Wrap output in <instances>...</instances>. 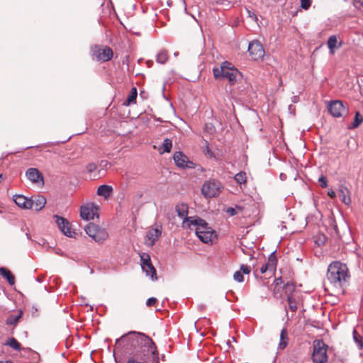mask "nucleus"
I'll list each match as a JSON object with an SVG mask.
<instances>
[{
  "mask_svg": "<svg viewBox=\"0 0 363 363\" xmlns=\"http://www.w3.org/2000/svg\"><path fill=\"white\" fill-rule=\"evenodd\" d=\"M21 316V313L17 315H9L6 320V325L16 324L18 323V320L20 319Z\"/></svg>",
  "mask_w": 363,
  "mask_h": 363,
  "instance_id": "nucleus-34",
  "label": "nucleus"
},
{
  "mask_svg": "<svg viewBox=\"0 0 363 363\" xmlns=\"http://www.w3.org/2000/svg\"><path fill=\"white\" fill-rule=\"evenodd\" d=\"M223 186L221 184L216 180L206 182L201 189L202 194L206 198L217 196L221 191Z\"/></svg>",
  "mask_w": 363,
  "mask_h": 363,
  "instance_id": "nucleus-6",
  "label": "nucleus"
},
{
  "mask_svg": "<svg viewBox=\"0 0 363 363\" xmlns=\"http://www.w3.org/2000/svg\"><path fill=\"white\" fill-rule=\"evenodd\" d=\"M295 290V285L293 283H287L285 286V292L291 293Z\"/></svg>",
  "mask_w": 363,
  "mask_h": 363,
  "instance_id": "nucleus-38",
  "label": "nucleus"
},
{
  "mask_svg": "<svg viewBox=\"0 0 363 363\" xmlns=\"http://www.w3.org/2000/svg\"><path fill=\"white\" fill-rule=\"evenodd\" d=\"M5 345L12 347L16 351H20L21 350L20 343L14 337L9 338Z\"/></svg>",
  "mask_w": 363,
  "mask_h": 363,
  "instance_id": "nucleus-27",
  "label": "nucleus"
},
{
  "mask_svg": "<svg viewBox=\"0 0 363 363\" xmlns=\"http://www.w3.org/2000/svg\"><path fill=\"white\" fill-rule=\"evenodd\" d=\"M237 208H238L239 211H241V208H240V207L237 206Z\"/></svg>",
  "mask_w": 363,
  "mask_h": 363,
  "instance_id": "nucleus-52",
  "label": "nucleus"
},
{
  "mask_svg": "<svg viewBox=\"0 0 363 363\" xmlns=\"http://www.w3.org/2000/svg\"><path fill=\"white\" fill-rule=\"evenodd\" d=\"M174 56H177L178 55V52H174Z\"/></svg>",
  "mask_w": 363,
  "mask_h": 363,
  "instance_id": "nucleus-51",
  "label": "nucleus"
},
{
  "mask_svg": "<svg viewBox=\"0 0 363 363\" xmlns=\"http://www.w3.org/2000/svg\"><path fill=\"white\" fill-rule=\"evenodd\" d=\"M140 339L142 342L150 347V350L154 354L155 350V346L152 340L144 334H138Z\"/></svg>",
  "mask_w": 363,
  "mask_h": 363,
  "instance_id": "nucleus-23",
  "label": "nucleus"
},
{
  "mask_svg": "<svg viewBox=\"0 0 363 363\" xmlns=\"http://www.w3.org/2000/svg\"><path fill=\"white\" fill-rule=\"evenodd\" d=\"M288 341L287 330L285 328H283L280 333V340L278 345V350H283L287 346Z\"/></svg>",
  "mask_w": 363,
  "mask_h": 363,
  "instance_id": "nucleus-22",
  "label": "nucleus"
},
{
  "mask_svg": "<svg viewBox=\"0 0 363 363\" xmlns=\"http://www.w3.org/2000/svg\"><path fill=\"white\" fill-rule=\"evenodd\" d=\"M213 75L216 79H227L230 84H234L240 72L234 68L229 62H223L220 67L213 69Z\"/></svg>",
  "mask_w": 363,
  "mask_h": 363,
  "instance_id": "nucleus-3",
  "label": "nucleus"
},
{
  "mask_svg": "<svg viewBox=\"0 0 363 363\" xmlns=\"http://www.w3.org/2000/svg\"><path fill=\"white\" fill-rule=\"evenodd\" d=\"M183 228H191V226L195 227L196 235L198 238L204 243H212L216 240V233L208 226V223L203 219L191 216L183 220Z\"/></svg>",
  "mask_w": 363,
  "mask_h": 363,
  "instance_id": "nucleus-1",
  "label": "nucleus"
},
{
  "mask_svg": "<svg viewBox=\"0 0 363 363\" xmlns=\"http://www.w3.org/2000/svg\"><path fill=\"white\" fill-rule=\"evenodd\" d=\"M141 268L143 271L145 273L146 276L150 277L152 281H156L157 279L156 269L152 264V263L142 265Z\"/></svg>",
  "mask_w": 363,
  "mask_h": 363,
  "instance_id": "nucleus-18",
  "label": "nucleus"
},
{
  "mask_svg": "<svg viewBox=\"0 0 363 363\" xmlns=\"http://www.w3.org/2000/svg\"><path fill=\"white\" fill-rule=\"evenodd\" d=\"M0 275L2 276L4 278L6 279L10 285H14L15 277L9 269L4 267H1Z\"/></svg>",
  "mask_w": 363,
  "mask_h": 363,
  "instance_id": "nucleus-21",
  "label": "nucleus"
},
{
  "mask_svg": "<svg viewBox=\"0 0 363 363\" xmlns=\"http://www.w3.org/2000/svg\"><path fill=\"white\" fill-rule=\"evenodd\" d=\"M99 165L101 168L104 169V168H106L109 165V163L106 160H102V161H101Z\"/></svg>",
  "mask_w": 363,
  "mask_h": 363,
  "instance_id": "nucleus-47",
  "label": "nucleus"
},
{
  "mask_svg": "<svg viewBox=\"0 0 363 363\" xmlns=\"http://www.w3.org/2000/svg\"><path fill=\"white\" fill-rule=\"evenodd\" d=\"M247 12L249 14V16L251 18V20L252 21H257L258 19H257V17L256 16V14L249 10L247 11Z\"/></svg>",
  "mask_w": 363,
  "mask_h": 363,
  "instance_id": "nucleus-45",
  "label": "nucleus"
},
{
  "mask_svg": "<svg viewBox=\"0 0 363 363\" xmlns=\"http://www.w3.org/2000/svg\"><path fill=\"white\" fill-rule=\"evenodd\" d=\"M355 6L363 7V0H353Z\"/></svg>",
  "mask_w": 363,
  "mask_h": 363,
  "instance_id": "nucleus-50",
  "label": "nucleus"
},
{
  "mask_svg": "<svg viewBox=\"0 0 363 363\" xmlns=\"http://www.w3.org/2000/svg\"><path fill=\"white\" fill-rule=\"evenodd\" d=\"M13 201L18 206L22 208L30 209L31 207L30 199H28L23 195H16Z\"/></svg>",
  "mask_w": 363,
  "mask_h": 363,
  "instance_id": "nucleus-17",
  "label": "nucleus"
},
{
  "mask_svg": "<svg viewBox=\"0 0 363 363\" xmlns=\"http://www.w3.org/2000/svg\"><path fill=\"white\" fill-rule=\"evenodd\" d=\"M150 263H151L150 255L147 253H142L140 255V265L142 266Z\"/></svg>",
  "mask_w": 363,
  "mask_h": 363,
  "instance_id": "nucleus-36",
  "label": "nucleus"
},
{
  "mask_svg": "<svg viewBox=\"0 0 363 363\" xmlns=\"http://www.w3.org/2000/svg\"><path fill=\"white\" fill-rule=\"evenodd\" d=\"M174 161L176 165L179 168H194V164L191 162L188 157L184 155L182 152H176L173 156Z\"/></svg>",
  "mask_w": 363,
  "mask_h": 363,
  "instance_id": "nucleus-13",
  "label": "nucleus"
},
{
  "mask_svg": "<svg viewBox=\"0 0 363 363\" xmlns=\"http://www.w3.org/2000/svg\"><path fill=\"white\" fill-rule=\"evenodd\" d=\"M338 194L341 201L345 205H350L351 203V199L350 196V191L347 187L343 184L340 185L338 189Z\"/></svg>",
  "mask_w": 363,
  "mask_h": 363,
  "instance_id": "nucleus-16",
  "label": "nucleus"
},
{
  "mask_svg": "<svg viewBox=\"0 0 363 363\" xmlns=\"http://www.w3.org/2000/svg\"><path fill=\"white\" fill-rule=\"evenodd\" d=\"M27 179L33 184L43 186L44 178L42 173L36 168H29L26 172Z\"/></svg>",
  "mask_w": 363,
  "mask_h": 363,
  "instance_id": "nucleus-14",
  "label": "nucleus"
},
{
  "mask_svg": "<svg viewBox=\"0 0 363 363\" xmlns=\"http://www.w3.org/2000/svg\"><path fill=\"white\" fill-rule=\"evenodd\" d=\"M98 206L93 203H86L81 206L80 216L85 220H94L98 217Z\"/></svg>",
  "mask_w": 363,
  "mask_h": 363,
  "instance_id": "nucleus-8",
  "label": "nucleus"
},
{
  "mask_svg": "<svg viewBox=\"0 0 363 363\" xmlns=\"http://www.w3.org/2000/svg\"><path fill=\"white\" fill-rule=\"evenodd\" d=\"M233 278L235 281L238 282H242L243 281V276L241 272L237 271L235 272L233 275Z\"/></svg>",
  "mask_w": 363,
  "mask_h": 363,
  "instance_id": "nucleus-37",
  "label": "nucleus"
},
{
  "mask_svg": "<svg viewBox=\"0 0 363 363\" xmlns=\"http://www.w3.org/2000/svg\"><path fill=\"white\" fill-rule=\"evenodd\" d=\"M86 233L99 244L104 243L108 238L107 230L98 225L89 223L84 228Z\"/></svg>",
  "mask_w": 363,
  "mask_h": 363,
  "instance_id": "nucleus-4",
  "label": "nucleus"
},
{
  "mask_svg": "<svg viewBox=\"0 0 363 363\" xmlns=\"http://www.w3.org/2000/svg\"><path fill=\"white\" fill-rule=\"evenodd\" d=\"M311 4V0H301V6L304 9H308Z\"/></svg>",
  "mask_w": 363,
  "mask_h": 363,
  "instance_id": "nucleus-39",
  "label": "nucleus"
},
{
  "mask_svg": "<svg viewBox=\"0 0 363 363\" xmlns=\"http://www.w3.org/2000/svg\"><path fill=\"white\" fill-rule=\"evenodd\" d=\"M1 177V175H0V178Z\"/></svg>",
  "mask_w": 363,
  "mask_h": 363,
  "instance_id": "nucleus-53",
  "label": "nucleus"
},
{
  "mask_svg": "<svg viewBox=\"0 0 363 363\" xmlns=\"http://www.w3.org/2000/svg\"><path fill=\"white\" fill-rule=\"evenodd\" d=\"M287 301L289 309L293 312L296 311L297 309V304L294 298L291 295L289 294L287 296Z\"/></svg>",
  "mask_w": 363,
  "mask_h": 363,
  "instance_id": "nucleus-33",
  "label": "nucleus"
},
{
  "mask_svg": "<svg viewBox=\"0 0 363 363\" xmlns=\"http://www.w3.org/2000/svg\"><path fill=\"white\" fill-rule=\"evenodd\" d=\"M328 195L332 198V199H334L335 196H336V193L335 191H333V189H330L328 191Z\"/></svg>",
  "mask_w": 363,
  "mask_h": 363,
  "instance_id": "nucleus-49",
  "label": "nucleus"
},
{
  "mask_svg": "<svg viewBox=\"0 0 363 363\" xmlns=\"http://www.w3.org/2000/svg\"><path fill=\"white\" fill-rule=\"evenodd\" d=\"M337 44V38L336 35H331L328 40L327 45L330 50V54H334L335 49H337L339 46Z\"/></svg>",
  "mask_w": 363,
  "mask_h": 363,
  "instance_id": "nucleus-24",
  "label": "nucleus"
},
{
  "mask_svg": "<svg viewBox=\"0 0 363 363\" xmlns=\"http://www.w3.org/2000/svg\"><path fill=\"white\" fill-rule=\"evenodd\" d=\"M172 147V142L170 139L166 138L164 140L162 145V151L161 153L170 152Z\"/></svg>",
  "mask_w": 363,
  "mask_h": 363,
  "instance_id": "nucleus-29",
  "label": "nucleus"
},
{
  "mask_svg": "<svg viewBox=\"0 0 363 363\" xmlns=\"http://www.w3.org/2000/svg\"><path fill=\"white\" fill-rule=\"evenodd\" d=\"M162 226L156 225L155 228H150L146 233L145 237V245L148 247H152L155 245V242L161 236Z\"/></svg>",
  "mask_w": 363,
  "mask_h": 363,
  "instance_id": "nucleus-11",
  "label": "nucleus"
},
{
  "mask_svg": "<svg viewBox=\"0 0 363 363\" xmlns=\"http://www.w3.org/2000/svg\"><path fill=\"white\" fill-rule=\"evenodd\" d=\"M112 50L107 46L95 45L92 48V57L100 62H106L113 57Z\"/></svg>",
  "mask_w": 363,
  "mask_h": 363,
  "instance_id": "nucleus-7",
  "label": "nucleus"
},
{
  "mask_svg": "<svg viewBox=\"0 0 363 363\" xmlns=\"http://www.w3.org/2000/svg\"><path fill=\"white\" fill-rule=\"evenodd\" d=\"M319 182L320 183V186L323 187V188H325L327 187V179L325 177L322 176L319 178L318 179Z\"/></svg>",
  "mask_w": 363,
  "mask_h": 363,
  "instance_id": "nucleus-43",
  "label": "nucleus"
},
{
  "mask_svg": "<svg viewBox=\"0 0 363 363\" xmlns=\"http://www.w3.org/2000/svg\"><path fill=\"white\" fill-rule=\"evenodd\" d=\"M240 271H241L242 274H248L250 272L251 269L250 267H248L247 265L242 264L240 266Z\"/></svg>",
  "mask_w": 363,
  "mask_h": 363,
  "instance_id": "nucleus-41",
  "label": "nucleus"
},
{
  "mask_svg": "<svg viewBox=\"0 0 363 363\" xmlns=\"http://www.w3.org/2000/svg\"><path fill=\"white\" fill-rule=\"evenodd\" d=\"M156 301H157V299L155 298H153V297L149 298L147 300L146 304L147 306H152L155 304Z\"/></svg>",
  "mask_w": 363,
  "mask_h": 363,
  "instance_id": "nucleus-44",
  "label": "nucleus"
},
{
  "mask_svg": "<svg viewBox=\"0 0 363 363\" xmlns=\"http://www.w3.org/2000/svg\"><path fill=\"white\" fill-rule=\"evenodd\" d=\"M265 264L269 268L270 271H274L277 265V259L274 255V252L270 254L268 258V261Z\"/></svg>",
  "mask_w": 363,
  "mask_h": 363,
  "instance_id": "nucleus-26",
  "label": "nucleus"
},
{
  "mask_svg": "<svg viewBox=\"0 0 363 363\" xmlns=\"http://www.w3.org/2000/svg\"><path fill=\"white\" fill-rule=\"evenodd\" d=\"M268 270H269V268L265 264L260 267L261 274H264Z\"/></svg>",
  "mask_w": 363,
  "mask_h": 363,
  "instance_id": "nucleus-48",
  "label": "nucleus"
},
{
  "mask_svg": "<svg viewBox=\"0 0 363 363\" xmlns=\"http://www.w3.org/2000/svg\"><path fill=\"white\" fill-rule=\"evenodd\" d=\"M96 164L95 163H89L87 164L86 166V170L89 172H94L96 169Z\"/></svg>",
  "mask_w": 363,
  "mask_h": 363,
  "instance_id": "nucleus-42",
  "label": "nucleus"
},
{
  "mask_svg": "<svg viewBox=\"0 0 363 363\" xmlns=\"http://www.w3.org/2000/svg\"><path fill=\"white\" fill-rule=\"evenodd\" d=\"M353 340L359 349L363 348V341L362 336L357 332L356 330H353Z\"/></svg>",
  "mask_w": 363,
  "mask_h": 363,
  "instance_id": "nucleus-30",
  "label": "nucleus"
},
{
  "mask_svg": "<svg viewBox=\"0 0 363 363\" xmlns=\"http://www.w3.org/2000/svg\"><path fill=\"white\" fill-rule=\"evenodd\" d=\"M167 59V52L164 50L160 51L156 56V61L160 64L165 63Z\"/></svg>",
  "mask_w": 363,
  "mask_h": 363,
  "instance_id": "nucleus-31",
  "label": "nucleus"
},
{
  "mask_svg": "<svg viewBox=\"0 0 363 363\" xmlns=\"http://www.w3.org/2000/svg\"><path fill=\"white\" fill-rule=\"evenodd\" d=\"M328 346L323 340H316L313 343L312 359L314 363H325L328 360Z\"/></svg>",
  "mask_w": 363,
  "mask_h": 363,
  "instance_id": "nucleus-5",
  "label": "nucleus"
},
{
  "mask_svg": "<svg viewBox=\"0 0 363 363\" xmlns=\"http://www.w3.org/2000/svg\"><path fill=\"white\" fill-rule=\"evenodd\" d=\"M362 122L363 116L359 112H356L354 121L352 124V128H354L358 127Z\"/></svg>",
  "mask_w": 363,
  "mask_h": 363,
  "instance_id": "nucleus-35",
  "label": "nucleus"
},
{
  "mask_svg": "<svg viewBox=\"0 0 363 363\" xmlns=\"http://www.w3.org/2000/svg\"><path fill=\"white\" fill-rule=\"evenodd\" d=\"M137 98V89L135 87L132 88L131 92L130 95L128 96L126 101L125 102V104L128 106L131 104L135 103Z\"/></svg>",
  "mask_w": 363,
  "mask_h": 363,
  "instance_id": "nucleus-28",
  "label": "nucleus"
},
{
  "mask_svg": "<svg viewBox=\"0 0 363 363\" xmlns=\"http://www.w3.org/2000/svg\"><path fill=\"white\" fill-rule=\"evenodd\" d=\"M54 218L59 229L65 235L69 238L74 237L75 233L71 229L70 224L67 219L57 215L54 216Z\"/></svg>",
  "mask_w": 363,
  "mask_h": 363,
  "instance_id": "nucleus-12",
  "label": "nucleus"
},
{
  "mask_svg": "<svg viewBox=\"0 0 363 363\" xmlns=\"http://www.w3.org/2000/svg\"><path fill=\"white\" fill-rule=\"evenodd\" d=\"M30 208L38 211L45 207L46 199L43 196H38L33 199H30Z\"/></svg>",
  "mask_w": 363,
  "mask_h": 363,
  "instance_id": "nucleus-15",
  "label": "nucleus"
},
{
  "mask_svg": "<svg viewBox=\"0 0 363 363\" xmlns=\"http://www.w3.org/2000/svg\"><path fill=\"white\" fill-rule=\"evenodd\" d=\"M225 212L230 216H233L238 213L236 208L233 207H228L225 209Z\"/></svg>",
  "mask_w": 363,
  "mask_h": 363,
  "instance_id": "nucleus-40",
  "label": "nucleus"
},
{
  "mask_svg": "<svg viewBox=\"0 0 363 363\" xmlns=\"http://www.w3.org/2000/svg\"><path fill=\"white\" fill-rule=\"evenodd\" d=\"M112 191L113 188L111 186L101 185L97 189V194L100 196L107 199L110 196Z\"/></svg>",
  "mask_w": 363,
  "mask_h": 363,
  "instance_id": "nucleus-19",
  "label": "nucleus"
},
{
  "mask_svg": "<svg viewBox=\"0 0 363 363\" xmlns=\"http://www.w3.org/2000/svg\"><path fill=\"white\" fill-rule=\"evenodd\" d=\"M328 111L330 113L336 118L345 116L348 113V109L344 106L341 101L336 100L331 101L328 104Z\"/></svg>",
  "mask_w": 363,
  "mask_h": 363,
  "instance_id": "nucleus-9",
  "label": "nucleus"
},
{
  "mask_svg": "<svg viewBox=\"0 0 363 363\" xmlns=\"http://www.w3.org/2000/svg\"><path fill=\"white\" fill-rule=\"evenodd\" d=\"M176 211L177 215L184 220L187 218L188 215V206L185 203H180L176 206Z\"/></svg>",
  "mask_w": 363,
  "mask_h": 363,
  "instance_id": "nucleus-20",
  "label": "nucleus"
},
{
  "mask_svg": "<svg viewBox=\"0 0 363 363\" xmlns=\"http://www.w3.org/2000/svg\"><path fill=\"white\" fill-rule=\"evenodd\" d=\"M248 52L253 60H262L264 56L263 46L257 40L252 41L249 44Z\"/></svg>",
  "mask_w": 363,
  "mask_h": 363,
  "instance_id": "nucleus-10",
  "label": "nucleus"
},
{
  "mask_svg": "<svg viewBox=\"0 0 363 363\" xmlns=\"http://www.w3.org/2000/svg\"><path fill=\"white\" fill-rule=\"evenodd\" d=\"M124 29L133 35H139L140 33V30L137 26V24H122Z\"/></svg>",
  "mask_w": 363,
  "mask_h": 363,
  "instance_id": "nucleus-25",
  "label": "nucleus"
},
{
  "mask_svg": "<svg viewBox=\"0 0 363 363\" xmlns=\"http://www.w3.org/2000/svg\"><path fill=\"white\" fill-rule=\"evenodd\" d=\"M327 278L336 287H341L350 278L347 265L339 261L332 262L328 268Z\"/></svg>",
  "mask_w": 363,
  "mask_h": 363,
  "instance_id": "nucleus-2",
  "label": "nucleus"
},
{
  "mask_svg": "<svg viewBox=\"0 0 363 363\" xmlns=\"http://www.w3.org/2000/svg\"><path fill=\"white\" fill-rule=\"evenodd\" d=\"M206 149H205V152L206 154H208L210 157H213V152L211 151L209 147H208V143L206 142Z\"/></svg>",
  "mask_w": 363,
  "mask_h": 363,
  "instance_id": "nucleus-46",
  "label": "nucleus"
},
{
  "mask_svg": "<svg viewBox=\"0 0 363 363\" xmlns=\"http://www.w3.org/2000/svg\"><path fill=\"white\" fill-rule=\"evenodd\" d=\"M234 179L238 184H242L246 182L247 176L245 172H240L235 175Z\"/></svg>",
  "mask_w": 363,
  "mask_h": 363,
  "instance_id": "nucleus-32",
  "label": "nucleus"
}]
</instances>
